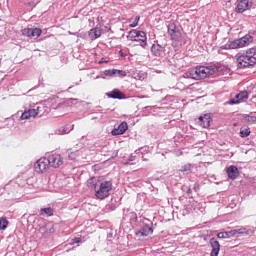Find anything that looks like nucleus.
<instances>
[{"mask_svg":"<svg viewBox=\"0 0 256 256\" xmlns=\"http://www.w3.org/2000/svg\"><path fill=\"white\" fill-rule=\"evenodd\" d=\"M8 225H9V221H7L5 218L0 219V231H5Z\"/></svg>","mask_w":256,"mask_h":256,"instance_id":"obj_29","label":"nucleus"},{"mask_svg":"<svg viewBox=\"0 0 256 256\" xmlns=\"http://www.w3.org/2000/svg\"><path fill=\"white\" fill-rule=\"evenodd\" d=\"M139 234L142 235V237H147L148 235H153V228L149 225H144L140 231Z\"/></svg>","mask_w":256,"mask_h":256,"instance_id":"obj_23","label":"nucleus"},{"mask_svg":"<svg viewBox=\"0 0 256 256\" xmlns=\"http://www.w3.org/2000/svg\"><path fill=\"white\" fill-rule=\"evenodd\" d=\"M33 34V28H25L22 30V35L25 37H32Z\"/></svg>","mask_w":256,"mask_h":256,"instance_id":"obj_30","label":"nucleus"},{"mask_svg":"<svg viewBox=\"0 0 256 256\" xmlns=\"http://www.w3.org/2000/svg\"><path fill=\"white\" fill-rule=\"evenodd\" d=\"M253 2L251 0H238L236 11L237 13H245L247 9H251Z\"/></svg>","mask_w":256,"mask_h":256,"instance_id":"obj_11","label":"nucleus"},{"mask_svg":"<svg viewBox=\"0 0 256 256\" xmlns=\"http://www.w3.org/2000/svg\"><path fill=\"white\" fill-rule=\"evenodd\" d=\"M139 19H141L139 16H137L135 18V20L133 21V23L130 24V27H137L139 25Z\"/></svg>","mask_w":256,"mask_h":256,"instance_id":"obj_36","label":"nucleus"},{"mask_svg":"<svg viewBox=\"0 0 256 256\" xmlns=\"http://www.w3.org/2000/svg\"><path fill=\"white\" fill-rule=\"evenodd\" d=\"M71 131H73V126L66 125V126H62V127L58 128L55 131V134L56 135H68V133H71Z\"/></svg>","mask_w":256,"mask_h":256,"instance_id":"obj_21","label":"nucleus"},{"mask_svg":"<svg viewBox=\"0 0 256 256\" xmlns=\"http://www.w3.org/2000/svg\"><path fill=\"white\" fill-rule=\"evenodd\" d=\"M40 215H47L48 217H51V215H53V208H42L40 210Z\"/></svg>","mask_w":256,"mask_h":256,"instance_id":"obj_28","label":"nucleus"},{"mask_svg":"<svg viewBox=\"0 0 256 256\" xmlns=\"http://www.w3.org/2000/svg\"><path fill=\"white\" fill-rule=\"evenodd\" d=\"M127 129H129L127 122H122L117 128L113 129L111 133L114 136L123 135Z\"/></svg>","mask_w":256,"mask_h":256,"instance_id":"obj_16","label":"nucleus"},{"mask_svg":"<svg viewBox=\"0 0 256 256\" xmlns=\"http://www.w3.org/2000/svg\"><path fill=\"white\" fill-rule=\"evenodd\" d=\"M251 135V129L249 127L240 129V137L245 138Z\"/></svg>","mask_w":256,"mask_h":256,"instance_id":"obj_27","label":"nucleus"},{"mask_svg":"<svg viewBox=\"0 0 256 256\" xmlns=\"http://www.w3.org/2000/svg\"><path fill=\"white\" fill-rule=\"evenodd\" d=\"M196 123L200 125V127H204L207 129V127H210L211 125V114H204L203 116H200Z\"/></svg>","mask_w":256,"mask_h":256,"instance_id":"obj_13","label":"nucleus"},{"mask_svg":"<svg viewBox=\"0 0 256 256\" xmlns=\"http://www.w3.org/2000/svg\"><path fill=\"white\" fill-rule=\"evenodd\" d=\"M128 161H135V156H133V155H131L130 157H129V159H128Z\"/></svg>","mask_w":256,"mask_h":256,"instance_id":"obj_39","label":"nucleus"},{"mask_svg":"<svg viewBox=\"0 0 256 256\" xmlns=\"http://www.w3.org/2000/svg\"><path fill=\"white\" fill-rule=\"evenodd\" d=\"M242 121L244 123H255L256 122V117L255 116H251L249 114H244L242 116Z\"/></svg>","mask_w":256,"mask_h":256,"instance_id":"obj_25","label":"nucleus"},{"mask_svg":"<svg viewBox=\"0 0 256 256\" xmlns=\"http://www.w3.org/2000/svg\"><path fill=\"white\" fill-rule=\"evenodd\" d=\"M21 119H22V120L31 119V114H30L29 110H28V111H24V112L22 113Z\"/></svg>","mask_w":256,"mask_h":256,"instance_id":"obj_35","label":"nucleus"},{"mask_svg":"<svg viewBox=\"0 0 256 256\" xmlns=\"http://www.w3.org/2000/svg\"><path fill=\"white\" fill-rule=\"evenodd\" d=\"M184 79H194L195 81H201V72L199 66L187 70L183 74Z\"/></svg>","mask_w":256,"mask_h":256,"instance_id":"obj_8","label":"nucleus"},{"mask_svg":"<svg viewBox=\"0 0 256 256\" xmlns=\"http://www.w3.org/2000/svg\"><path fill=\"white\" fill-rule=\"evenodd\" d=\"M256 48L252 47L246 50V53L236 54V64L238 69H245L247 67H253L256 64Z\"/></svg>","mask_w":256,"mask_h":256,"instance_id":"obj_1","label":"nucleus"},{"mask_svg":"<svg viewBox=\"0 0 256 256\" xmlns=\"http://www.w3.org/2000/svg\"><path fill=\"white\" fill-rule=\"evenodd\" d=\"M168 33L174 41H179L181 39V32L177 29V25L175 23L170 22L168 24Z\"/></svg>","mask_w":256,"mask_h":256,"instance_id":"obj_12","label":"nucleus"},{"mask_svg":"<svg viewBox=\"0 0 256 256\" xmlns=\"http://www.w3.org/2000/svg\"><path fill=\"white\" fill-rule=\"evenodd\" d=\"M88 35L91 41H95V39H99V37L103 35V30L99 27H96L94 29H91Z\"/></svg>","mask_w":256,"mask_h":256,"instance_id":"obj_18","label":"nucleus"},{"mask_svg":"<svg viewBox=\"0 0 256 256\" xmlns=\"http://www.w3.org/2000/svg\"><path fill=\"white\" fill-rule=\"evenodd\" d=\"M210 245L212 247L210 256H219V251H221V245L219 244V241H217L215 238H211Z\"/></svg>","mask_w":256,"mask_h":256,"instance_id":"obj_14","label":"nucleus"},{"mask_svg":"<svg viewBox=\"0 0 256 256\" xmlns=\"http://www.w3.org/2000/svg\"><path fill=\"white\" fill-rule=\"evenodd\" d=\"M151 53L155 55V57H161L163 53V48L159 44H153L151 47Z\"/></svg>","mask_w":256,"mask_h":256,"instance_id":"obj_24","label":"nucleus"},{"mask_svg":"<svg viewBox=\"0 0 256 256\" xmlns=\"http://www.w3.org/2000/svg\"><path fill=\"white\" fill-rule=\"evenodd\" d=\"M67 153L69 159L75 161L76 159H79L81 155H83V150L81 149V146L77 144L75 147L68 149Z\"/></svg>","mask_w":256,"mask_h":256,"instance_id":"obj_10","label":"nucleus"},{"mask_svg":"<svg viewBox=\"0 0 256 256\" xmlns=\"http://www.w3.org/2000/svg\"><path fill=\"white\" fill-rule=\"evenodd\" d=\"M116 77H127V72L116 69Z\"/></svg>","mask_w":256,"mask_h":256,"instance_id":"obj_34","label":"nucleus"},{"mask_svg":"<svg viewBox=\"0 0 256 256\" xmlns=\"http://www.w3.org/2000/svg\"><path fill=\"white\" fill-rule=\"evenodd\" d=\"M110 99H125V94L120 92L119 89H114L111 92L106 93Z\"/></svg>","mask_w":256,"mask_h":256,"instance_id":"obj_19","label":"nucleus"},{"mask_svg":"<svg viewBox=\"0 0 256 256\" xmlns=\"http://www.w3.org/2000/svg\"><path fill=\"white\" fill-rule=\"evenodd\" d=\"M50 167L49 159L47 157H42L34 164V171L36 173H47Z\"/></svg>","mask_w":256,"mask_h":256,"instance_id":"obj_5","label":"nucleus"},{"mask_svg":"<svg viewBox=\"0 0 256 256\" xmlns=\"http://www.w3.org/2000/svg\"><path fill=\"white\" fill-rule=\"evenodd\" d=\"M99 63H100V64H101V63H107V60H103V59H102V60L99 61Z\"/></svg>","mask_w":256,"mask_h":256,"instance_id":"obj_41","label":"nucleus"},{"mask_svg":"<svg viewBox=\"0 0 256 256\" xmlns=\"http://www.w3.org/2000/svg\"><path fill=\"white\" fill-rule=\"evenodd\" d=\"M43 31L39 28L32 29V37H40Z\"/></svg>","mask_w":256,"mask_h":256,"instance_id":"obj_32","label":"nucleus"},{"mask_svg":"<svg viewBox=\"0 0 256 256\" xmlns=\"http://www.w3.org/2000/svg\"><path fill=\"white\" fill-rule=\"evenodd\" d=\"M249 99V92L242 91L235 95L234 98L230 99V105H239V103H243V101H247Z\"/></svg>","mask_w":256,"mask_h":256,"instance_id":"obj_9","label":"nucleus"},{"mask_svg":"<svg viewBox=\"0 0 256 256\" xmlns=\"http://www.w3.org/2000/svg\"><path fill=\"white\" fill-rule=\"evenodd\" d=\"M237 233L239 235H253V230L245 228V227H242V228H239V229H236V230H232V236L237 235Z\"/></svg>","mask_w":256,"mask_h":256,"instance_id":"obj_22","label":"nucleus"},{"mask_svg":"<svg viewBox=\"0 0 256 256\" xmlns=\"http://www.w3.org/2000/svg\"><path fill=\"white\" fill-rule=\"evenodd\" d=\"M113 189V183L111 181L100 182L98 189L95 192L97 199H107L109 197V191Z\"/></svg>","mask_w":256,"mask_h":256,"instance_id":"obj_4","label":"nucleus"},{"mask_svg":"<svg viewBox=\"0 0 256 256\" xmlns=\"http://www.w3.org/2000/svg\"><path fill=\"white\" fill-rule=\"evenodd\" d=\"M70 103H74V104H76L79 100L78 99H73V98H70Z\"/></svg>","mask_w":256,"mask_h":256,"instance_id":"obj_38","label":"nucleus"},{"mask_svg":"<svg viewBox=\"0 0 256 256\" xmlns=\"http://www.w3.org/2000/svg\"><path fill=\"white\" fill-rule=\"evenodd\" d=\"M253 41V36L250 34H246L245 36L241 37L240 39H236L226 45V49H243V47H247L251 45Z\"/></svg>","mask_w":256,"mask_h":256,"instance_id":"obj_2","label":"nucleus"},{"mask_svg":"<svg viewBox=\"0 0 256 256\" xmlns=\"http://www.w3.org/2000/svg\"><path fill=\"white\" fill-rule=\"evenodd\" d=\"M181 171H191V164H186L181 168Z\"/></svg>","mask_w":256,"mask_h":256,"instance_id":"obj_37","label":"nucleus"},{"mask_svg":"<svg viewBox=\"0 0 256 256\" xmlns=\"http://www.w3.org/2000/svg\"><path fill=\"white\" fill-rule=\"evenodd\" d=\"M99 185H101V180L99 177H92L87 181V186L89 189H93L95 193L97 192V189H99Z\"/></svg>","mask_w":256,"mask_h":256,"instance_id":"obj_15","label":"nucleus"},{"mask_svg":"<svg viewBox=\"0 0 256 256\" xmlns=\"http://www.w3.org/2000/svg\"><path fill=\"white\" fill-rule=\"evenodd\" d=\"M28 112L30 113V118L33 117H37V115H39V108L37 109H29Z\"/></svg>","mask_w":256,"mask_h":256,"instance_id":"obj_33","label":"nucleus"},{"mask_svg":"<svg viewBox=\"0 0 256 256\" xmlns=\"http://www.w3.org/2000/svg\"><path fill=\"white\" fill-rule=\"evenodd\" d=\"M218 239H229V237H233L232 230L229 232H220L217 235Z\"/></svg>","mask_w":256,"mask_h":256,"instance_id":"obj_26","label":"nucleus"},{"mask_svg":"<svg viewBox=\"0 0 256 256\" xmlns=\"http://www.w3.org/2000/svg\"><path fill=\"white\" fill-rule=\"evenodd\" d=\"M74 243H81V238H75Z\"/></svg>","mask_w":256,"mask_h":256,"instance_id":"obj_40","label":"nucleus"},{"mask_svg":"<svg viewBox=\"0 0 256 256\" xmlns=\"http://www.w3.org/2000/svg\"><path fill=\"white\" fill-rule=\"evenodd\" d=\"M127 39L140 43V47H143V49L147 47V34L144 31L131 30L127 35Z\"/></svg>","mask_w":256,"mask_h":256,"instance_id":"obj_3","label":"nucleus"},{"mask_svg":"<svg viewBox=\"0 0 256 256\" xmlns=\"http://www.w3.org/2000/svg\"><path fill=\"white\" fill-rule=\"evenodd\" d=\"M226 173L229 177V179L235 180L237 177H239V168L237 166H230L227 168Z\"/></svg>","mask_w":256,"mask_h":256,"instance_id":"obj_17","label":"nucleus"},{"mask_svg":"<svg viewBox=\"0 0 256 256\" xmlns=\"http://www.w3.org/2000/svg\"><path fill=\"white\" fill-rule=\"evenodd\" d=\"M116 73H117V69L104 71V75H106V77H116Z\"/></svg>","mask_w":256,"mask_h":256,"instance_id":"obj_31","label":"nucleus"},{"mask_svg":"<svg viewBox=\"0 0 256 256\" xmlns=\"http://www.w3.org/2000/svg\"><path fill=\"white\" fill-rule=\"evenodd\" d=\"M200 69V77L201 79H205L207 77H211L212 75H216L219 71L217 66H198Z\"/></svg>","mask_w":256,"mask_h":256,"instance_id":"obj_6","label":"nucleus"},{"mask_svg":"<svg viewBox=\"0 0 256 256\" xmlns=\"http://www.w3.org/2000/svg\"><path fill=\"white\" fill-rule=\"evenodd\" d=\"M48 163L53 169H59L64 163L63 156L57 153L51 154L48 156Z\"/></svg>","mask_w":256,"mask_h":256,"instance_id":"obj_7","label":"nucleus"},{"mask_svg":"<svg viewBox=\"0 0 256 256\" xmlns=\"http://www.w3.org/2000/svg\"><path fill=\"white\" fill-rule=\"evenodd\" d=\"M40 233L45 236L51 235L52 233H55V228H53V224L49 223L40 228Z\"/></svg>","mask_w":256,"mask_h":256,"instance_id":"obj_20","label":"nucleus"}]
</instances>
